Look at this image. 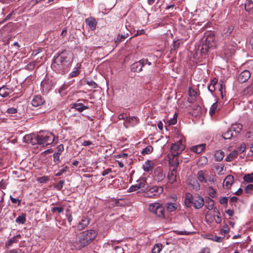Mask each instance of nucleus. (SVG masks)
Segmentation results:
<instances>
[{"instance_id":"1","label":"nucleus","mask_w":253,"mask_h":253,"mask_svg":"<svg viewBox=\"0 0 253 253\" xmlns=\"http://www.w3.org/2000/svg\"><path fill=\"white\" fill-rule=\"evenodd\" d=\"M96 235V232L93 230L82 232L77 237L76 240L73 242V246L77 250H81L90 244Z\"/></svg>"},{"instance_id":"2","label":"nucleus","mask_w":253,"mask_h":253,"mask_svg":"<svg viewBox=\"0 0 253 253\" xmlns=\"http://www.w3.org/2000/svg\"><path fill=\"white\" fill-rule=\"evenodd\" d=\"M27 137L30 139V143L32 144H38L43 147L51 144L54 140V135L48 132L37 135H31Z\"/></svg>"},{"instance_id":"3","label":"nucleus","mask_w":253,"mask_h":253,"mask_svg":"<svg viewBox=\"0 0 253 253\" xmlns=\"http://www.w3.org/2000/svg\"><path fill=\"white\" fill-rule=\"evenodd\" d=\"M69 62V58L65 53H62L54 57L51 67L55 71L60 72L67 66Z\"/></svg>"},{"instance_id":"4","label":"nucleus","mask_w":253,"mask_h":253,"mask_svg":"<svg viewBox=\"0 0 253 253\" xmlns=\"http://www.w3.org/2000/svg\"><path fill=\"white\" fill-rule=\"evenodd\" d=\"M185 203L187 207H190L192 204L195 208L200 209L203 206L204 201L202 197H193L191 194L187 193L186 194Z\"/></svg>"},{"instance_id":"5","label":"nucleus","mask_w":253,"mask_h":253,"mask_svg":"<svg viewBox=\"0 0 253 253\" xmlns=\"http://www.w3.org/2000/svg\"><path fill=\"white\" fill-rule=\"evenodd\" d=\"M214 40L215 38L212 34L210 33L206 34V38L204 40V42L202 45L201 49V53L202 54H206L210 48L215 46Z\"/></svg>"},{"instance_id":"6","label":"nucleus","mask_w":253,"mask_h":253,"mask_svg":"<svg viewBox=\"0 0 253 253\" xmlns=\"http://www.w3.org/2000/svg\"><path fill=\"white\" fill-rule=\"evenodd\" d=\"M185 146L182 140H178L177 142L172 144L169 157H176L180 154L184 149Z\"/></svg>"},{"instance_id":"7","label":"nucleus","mask_w":253,"mask_h":253,"mask_svg":"<svg viewBox=\"0 0 253 253\" xmlns=\"http://www.w3.org/2000/svg\"><path fill=\"white\" fill-rule=\"evenodd\" d=\"M149 211L159 217H165L164 208L160 203H155L150 204Z\"/></svg>"},{"instance_id":"8","label":"nucleus","mask_w":253,"mask_h":253,"mask_svg":"<svg viewBox=\"0 0 253 253\" xmlns=\"http://www.w3.org/2000/svg\"><path fill=\"white\" fill-rule=\"evenodd\" d=\"M197 178L201 182L205 183L208 182L213 183L215 181L212 175H209L202 170L198 172Z\"/></svg>"},{"instance_id":"9","label":"nucleus","mask_w":253,"mask_h":253,"mask_svg":"<svg viewBox=\"0 0 253 253\" xmlns=\"http://www.w3.org/2000/svg\"><path fill=\"white\" fill-rule=\"evenodd\" d=\"M163 191L162 187L153 186L148 189L144 193L146 197L152 198L157 197L161 194Z\"/></svg>"},{"instance_id":"10","label":"nucleus","mask_w":253,"mask_h":253,"mask_svg":"<svg viewBox=\"0 0 253 253\" xmlns=\"http://www.w3.org/2000/svg\"><path fill=\"white\" fill-rule=\"evenodd\" d=\"M145 61H147V59H143L132 64L131 66V70L136 72H141L145 65Z\"/></svg>"},{"instance_id":"11","label":"nucleus","mask_w":253,"mask_h":253,"mask_svg":"<svg viewBox=\"0 0 253 253\" xmlns=\"http://www.w3.org/2000/svg\"><path fill=\"white\" fill-rule=\"evenodd\" d=\"M138 122V120L135 117H128L126 118V122L124 125L126 128H128L129 126H134Z\"/></svg>"},{"instance_id":"12","label":"nucleus","mask_w":253,"mask_h":253,"mask_svg":"<svg viewBox=\"0 0 253 253\" xmlns=\"http://www.w3.org/2000/svg\"><path fill=\"white\" fill-rule=\"evenodd\" d=\"M250 76V72L248 70H244L239 74L238 80L240 83H243L247 81Z\"/></svg>"},{"instance_id":"13","label":"nucleus","mask_w":253,"mask_h":253,"mask_svg":"<svg viewBox=\"0 0 253 253\" xmlns=\"http://www.w3.org/2000/svg\"><path fill=\"white\" fill-rule=\"evenodd\" d=\"M234 181V177L231 175H228L224 179L223 183V187L224 188L229 189Z\"/></svg>"},{"instance_id":"14","label":"nucleus","mask_w":253,"mask_h":253,"mask_svg":"<svg viewBox=\"0 0 253 253\" xmlns=\"http://www.w3.org/2000/svg\"><path fill=\"white\" fill-rule=\"evenodd\" d=\"M57 151L53 154L54 161L55 163L60 162L59 157L64 150V146L63 144H60L57 147Z\"/></svg>"},{"instance_id":"15","label":"nucleus","mask_w":253,"mask_h":253,"mask_svg":"<svg viewBox=\"0 0 253 253\" xmlns=\"http://www.w3.org/2000/svg\"><path fill=\"white\" fill-rule=\"evenodd\" d=\"M154 173L156 180L158 181H162L165 177V172L160 169H157Z\"/></svg>"},{"instance_id":"16","label":"nucleus","mask_w":253,"mask_h":253,"mask_svg":"<svg viewBox=\"0 0 253 253\" xmlns=\"http://www.w3.org/2000/svg\"><path fill=\"white\" fill-rule=\"evenodd\" d=\"M44 100L40 95L36 96L32 100V104L34 107H38L43 104Z\"/></svg>"},{"instance_id":"17","label":"nucleus","mask_w":253,"mask_h":253,"mask_svg":"<svg viewBox=\"0 0 253 253\" xmlns=\"http://www.w3.org/2000/svg\"><path fill=\"white\" fill-rule=\"evenodd\" d=\"M12 88H8L6 86H3L0 88V95L3 97L7 96L9 94L13 92Z\"/></svg>"},{"instance_id":"18","label":"nucleus","mask_w":253,"mask_h":253,"mask_svg":"<svg viewBox=\"0 0 253 253\" xmlns=\"http://www.w3.org/2000/svg\"><path fill=\"white\" fill-rule=\"evenodd\" d=\"M86 24L89 26L92 30H94L96 28L97 22L95 18L93 17H89L85 20Z\"/></svg>"},{"instance_id":"19","label":"nucleus","mask_w":253,"mask_h":253,"mask_svg":"<svg viewBox=\"0 0 253 253\" xmlns=\"http://www.w3.org/2000/svg\"><path fill=\"white\" fill-rule=\"evenodd\" d=\"M154 166L153 161L147 160L143 166V169L145 171L149 172L153 169Z\"/></svg>"},{"instance_id":"20","label":"nucleus","mask_w":253,"mask_h":253,"mask_svg":"<svg viewBox=\"0 0 253 253\" xmlns=\"http://www.w3.org/2000/svg\"><path fill=\"white\" fill-rule=\"evenodd\" d=\"M168 177L170 183L172 184L174 183L176 179V171L175 169H173L169 171Z\"/></svg>"},{"instance_id":"21","label":"nucleus","mask_w":253,"mask_h":253,"mask_svg":"<svg viewBox=\"0 0 253 253\" xmlns=\"http://www.w3.org/2000/svg\"><path fill=\"white\" fill-rule=\"evenodd\" d=\"M205 149V144H202L191 147V150L197 154L200 153Z\"/></svg>"},{"instance_id":"22","label":"nucleus","mask_w":253,"mask_h":253,"mask_svg":"<svg viewBox=\"0 0 253 253\" xmlns=\"http://www.w3.org/2000/svg\"><path fill=\"white\" fill-rule=\"evenodd\" d=\"M89 224V220L87 218L84 217L82 220L79 223L78 225V228L79 230H83L85 227H86Z\"/></svg>"},{"instance_id":"23","label":"nucleus","mask_w":253,"mask_h":253,"mask_svg":"<svg viewBox=\"0 0 253 253\" xmlns=\"http://www.w3.org/2000/svg\"><path fill=\"white\" fill-rule=\"evenodd\" d=\"M238 152L237 150H234L231 152L225 158L227 162H231L237 158Z\"/></svg>"},{"instance_id":"24","label":"nucleus","mask_w":253,"mask_h":253,"mask_svg":"<svg viewBox=\"0 0 253 253\" xmlns=\"http://www.w3.org/2000/svg\"><path fill=\"white\" fill-rule=\"evenodd\" d=\"M178 204L176 203H168L166 205V208L169 212H172L176 210Z\"/></svg>"},{"instance_id":"25","label":"nucleus","mask_w":253,"mask_h":253,"mask_svg":"<svg viewBox=\"0 0 253 253\" xmlns=\"http://www.w3.org/2000/svg\"><path fill=\"white\" fill-rule=\"evenodd\" d=\"M189 184L191 185L193 188L196 191L200 190V186L198 181L195 179H191L189 181Z\"/></svg>"},{"instance_id":"26","label":"nucleus","mask_w":253,"mask_h":253,"mask_svg":"<svg viewBox=\"0 0 253 253\" xmlns=\"http://www.w3.org/2000/svg\"><path fill=\"white\" fill-rule=\"evenodd\" d=\"M74 108L78 111L82 112L85 109L88 108V107L84 105L82 103H75L74 104Z\"/></svg>"},{"instance_id":"27","label":"nucleus","mask_w":253,"mask_h":253,"mask_svg":"<svg viewBox=\"0 0 253 253\" xmlns=\"http://www.w3.org/2000/svg\"><path fill=\"white\" fill-rule=\"evenodd\" d=\"M182 43H183V41L182 40L178 39L177 40L174 41L173 42L172 47H171V50H176Z\"/></svg>"},{"instance_id":"28","label":"nucleus","mask_w":253,"mask_h":253,"mask_svg":"<svg viewBox=\"0 0 253 253\" xmlns=\"http://www.w3.org/2000/svg\"><path fill=\"white\" fill-rule=\"evenodd\" d=\"M224 156V152L221 150L217 151L215 153V157L217 161H221Z\"/></svg>"},{"instance_id":"29","label":"nucleus","mask_w":253,"mask_h":253,"mask_svg":"<svg viewBox=\"0 0 253 253\" xmlns=\"http://www.w3.org/2000/svg\"><path fill=\"white\" fill-rule=\"evenodd\" d=\"M230 128H231V130H233V131L239 133L242 129V125L240 124H234Z\"/></svg>"},{"instance_id":"30","label":"nucleus","mask_w":253,"mask_h":253,"mask_svg":"<svg viewBox=\"0 0 253 253\" xmlns=\"http://www.w3.org/2000/svg\"><path fill=\"white\" fill-rule=\"evenodd\" d=\"M233 130H231V128H229L225 132H224L223 134V137L225 139H229L231 138V137L233 136V134L232 133Z\"/></svg>"},{"instance_id":"31","label":"nucleus","mask_w":253,"mask_h":253,"mask_svg":"<svg viewBox=\"0 0 253 253\" xmlns=\"http://www.w3.org/2000/svg\"><path fill=\"white\" fill-rule=\"evenodd\" d=\"M224 53L226 55L232 53L235 50V47L232 45L231 46H228L227 45H225L224 48Z\"/></svg>"},{"instance_id":"32","label":"nucleus","mask_w":253,"mask_h":253,"mask_svg":"<svg viewBox=\"0 0 253 253\" xmlns=\"http://www.w3.org/2000/svg\"><path fill=\"white\" fill-rule=\"evenodd\" d=\"M169 163L174 167H176L179 165L178 160L176 157H169Z\"/></svg>"},{"instance_id":"33","label":"nucleus","mask_w":253,"mask_h":253,"mask_svg":"<svg viewBox=\"0 0 253 253\" xmlns=\"http://www.w3.org/2000/svg\"><path fill=\"white\" fill-rule=\"evenodd\" d=\"M243 179L247 182L253 183V173L245 174Z\"/></svg>"},{"instance_id":"34","label":"nucleus","mask_w":253,"mask_h":253,"mask_svg":"<svg viewBox=\"0 0 253 253\" xmlns=\"http://www.w3.org/2000/svg\"><path fill=\"white\" fill-rule=\"evenodd\" d=\"M163 246L161 244H157L155 245L152 250L151 253H160L162 249Z\"/></svg>"},{"instance_id":"35","label":"nucleus","mask_w":253,"mask_h":253,"mask_svg":"<svg viewBox=\"0 0 253 253\" xmlns=\"http://www.w3.org/2000/svg\"><path fill=\"white\" fill-rule=\"evenodd\" d=\"M26 220V214L19 216L15 220L17 223L24 224Z\"/></svg>"},{"instance_id":"36","label":"nucleus","mask_w":253,"mask_h":253,"mask_svg":"<svg viewBox=\"0 0 253 253\" xmlns=\"http://www.w3.org/2000/svg\"><path fill=\"white\" fill-rule=\"evenodd\" d=\"M209 239L213 241H215V242H218V243H220L222 241L223 238H222V237H218V236H215V235H210L209 236Z\"/></svg>"},{"instance_id":"37","label":"nucleus","mask_w":253,"mask_h":253,"mask_svg":"<svg viewBox=\"0 0 253 253\" xmlns=\"http://www.w3.org/2000/svg\"><path fill=\"white\" fill-rule=\"evenodd\" d=\"M217 108V102L214 103L211 106L210 110V114L211 116L214 115Z\"/></svg>"},{"instance_id":"38","label":"nucleus","mask_w":253,"mask_h":253,"mask_svg":"<svg viewBox=\"0 0 253 253\" xmlns=\"http://www.w3.org/2000/svg\"><path fill=\"white\" fill-rule=\"evenodd\" d=\"M214 212L216 213L214 215V220L217 223H220L221 222V219L220 216V213L216 209H214Z\"/></svg>"},{"instance_id":"39","label":"nucleus","mask_w":253,"mask_h":253,"mask_svg":"<svg viewBox=\"0 0 253 253\" xmlns=\"http://www.w3.org/2000/svg\"><path fill=\"white\" fill-rule=\"evenodd\" d=\"M153 148L152 147V146L149 145L143 150L142 154L143 155L149 154L153 151Z\"/></svg>"},{"instance_id":"40","label":"nucleus","mask_w":253,"mask_h":253,"mask_svg":"<svg viewBox=\"0 0 253 253\" xmlns=\"http://www.w3.org/2000/svg\"><path fill=\"white\" fill-rule=\"evenodd\" d=\"M208 194L211 198H215L216 197V191L212 187H209L208 189Z\"/></svg>"},{"instance_id":"41","label":"nucleus","mask_w":253,"mask_h":253,"mask_svg":"<svg viewBox=\"0 0 253 253\" xmlns=\"http://www.w3.org/2000/svg\"><path fill=\"white\" fill-rule=\"evenodd\" d=\"M137 183L136 184L138 186V188L140 189L141 188L144 187L146 183V180L144 178H142L140 179L139 180L137 181Z\"/></svg>"},{"instance_id":"42","label":"nucleus","mask_w":253,"mask_h":253,"mask_svg":"<svg viewBox=\"0 0 253 253\" xmlns=\"http://www.w3.org/2000/svg\"><path fill=\"white\" fill-rule=\"evenodd\" d=\"M41 86L42 87L43 89H45L46 90L51 89V87L50 85L47 84V82L46 81H43L42 82Z\"/></svg>"},{"instance_id":"43","label":"nucleus","mask_w":253,"mask_h":253,"mask_svg":"<svg viewBox=\"0 0 253 253\" xmlns=\"http://www.w3.org/2000/svg\"><path fill=\"white\" fill-rule=\"evenodd\" d=\"M37 180L39 182L42 183H45L48 180H49V178L47 176H43L42 177H39L37 179Z\"/></svg>"},{"instance_id":"44","label":"nucleus","mask_w":253,"mask_h":253,"mask_svg":"<svg viewBox=\"0 0 253 253\" xmlns=\"http://www.w3.org/2000/svg\"><path fill=\"white\" fill-rule=\"evenodd\" d=\"M245 190L247 193L251 194L253 191V185L252 184L248 185Z\"/></svg>"},{"instance_id":"45","label":"nucleus","mask_w":253,"mask_h":253,"mask_svg":"<svg viewBox=\"0 0 253 253\" xmlns=\"http://www.w3.org/2000/svg\"><path fill=\"white\" fill-rule=\"evenodd\" d=\"M229 227L227 225H225L224 226H223L222 229H221L220 230V234L221 235H225L229 231Z\"/></svg>"},{"instance_id":"46","label":"nucleus","mask_w":253,"mask_h":253,"mask_svg":"<svg viewBox=\"0 0 253 253\" xmlns=\"http://www.w3.org/2000/svg\"><path fill=\"white\" fill-rule=\"evenodd\" d=\"M63 210L64 209L63 207H53L51 208V211L52 212L57 211L58 213H61L63 211Z\"/></svg>"},{"instance_id":"47","label":"nucleus","mask_w":253,"mask_h":253,"mask_svg":"<svg viewBox=\"0 0 253 253\" xmlns=\"http://www.w3.org/2000/svg\"><path fill=\"white\" fill-rule=\"evenodd\" d=\"M17 109L15 108H14V107L8 108L6 111V112L9 114H15L16 113H17Z\"/></svg>"},{"instance_id":"48","label":"nucleus","mask_w":253,"mask_h":253,"mask_svg":"<svg viewBox=\"0 0 253 253\" xmlns=\"http://www.w3.org/2000/svg\"><path fill=\"white\" fill-rule=\"evenodd\" d=\"M79 74V71L78 68H76L74 71L71 72L69 75L71 77H76Z\"/></svg>"},{"instance_id":"49","label":"nucleus","mask_w":253,"mask_h":253,"mask_svg":"<svg viewBox=\"0 0 253 253\" xmlns=\"http://www.w3.org/2000/svg\"><path fill=\"white\" fill-rule=\"evenodd\" d=\"M139 189L138 187V186L135 184L133 185H132L131 186H130L128 189V192H133V191H135Z\"/></svg>"},{"instance_id":"50","label":"nucleus","mask_w":253,"mask_h":253,"mask_svg":"<svg viewBox=\"0 0 253 253\" xmlns=\"http://www.w3.org/2000/svg\"><path fill=\"white\" fill-rule=\"evenodd\" d=\"M246 149V145L245 143H242L240 145V146L238 147L239 151L240 153L244 152Z\"/></svg>"},{"instance_id":"51","label":"nucleus","mask_w":253,"mask_h":253,"mask_svg":"<svg viewBox=\"0 0 253 253\" xmlns=\"http://www.w3.org/2000/svg\"><path fill=\"white\" fill-rule=\"evenodd\" d=\"M86 84L93 88H95L97 86V84L93 81H87Z\"/></svg>"},{"instance_id":"52","label":"nucleus","mask_w":253,"mask_h":253,"mask_svg":"<svg viewBox=\"0 0 253 253\" xmlns=\"http://www.w3.org/2000/svg\"><path fill=\"white\" fill-rule=\"evenodd\" d=\"M177 122L176 115L175 114L174 117L169 121V125H175Z\"/></svg>"},{"instance_id":"53","label":"nucleus","mask_w":253,"mask_h":253,"mask_svg":"<svg viewBox=\"0 0 253 253\" xmlns=\"http://www.w3.org/2000/svg\"><path fill=\"white\" fill-rule=\"evenodd\" d=\"M10 198L12 203L16 204L18 203V205L20 204L21 200L18 199L13 198L12 196H10Z\"/></svg>"},{"instance_id":"54","label":"nucleus","mask_w":253,"mask_h":253,"mask_svg":"<svg viewBox=\"0 0 253 253\" xmlns=\"http://www.w3.org/2000/svg\"><path fill=\"white\" fill-rule=\"evenodd\" d=\"M126 39V37L123 36V35H118L117 39H116V42H122L123 41H124L125 39Z\"/></svg>"},{"instance_id":"55","label":"nucleus","mask_w":253,"mask_h":253,"mask_svg":"<svg viewBox=\"0 0 253 253\" xmlns=\"http://www.w3.org/2000/svg\"><path fill=\"white\" fill-rule=\"evenodd\" d=\"M228 202V199L226 197H223L219 200V203L221 204H227Z\"/></svg>"},{"instance_id":"56","label":"nucleus","mask_w":253,"mask_h":253,"mask_svg":"<svg viewBox=\"0 0 253 253\" xmlns=\"http://www.w3.org/2000/svg\"><path fill=\"white\" fill-rule=\"evenodd\" d=\"M175 232H176L178 235H188L190 234L189 232L186 231H175Z\"/></svg>"},{"instance_id":"57","label":"nucleus","mask_w":253,"mask_h":253,"mask_svg":"<svg viewBox=\"0 0 253 253\" xmlns=\"http://www.w3.org/2000/svg\"><path fill=\"white\" fill-rule=\"evenodd\" d=\"M188 92L190 96H195L197 94L196 92L191 88H189Z\"/></svg>"},{"instance_id":"58","label":"nucleus","mask_w":253,"mask_h":253,"mask_svg":"<svg viewBox=\"0 0 253 253\" xmlns=\"http://www.w3.org/2000/svg\"><path fill=\"white\" fill-rule=\"evenodd\" d=\"M127 117L126 114L124 113L120 114L118 116L119 120H125V121L126 120Z\"/></svg>"},{"instance_id":"59","label":"nucleus","mask_w":253,"mask_h":253,"mask_svg":"<svg viewBox=\"0 0 253 253\" xmlns=\"http://www.w3.org/2000/svg\"><path fill=\"white\" fill-rule=\"evenodd\" d=\"M14 242H15V237H12L8 241L7 243H6V245L7 246H11V244Z\"/></svg>"},{"instance_id":"60","label":"nucleus","mask_w":253,"mask_h":253,"mask_svg":"<svg viewBox=\"0 0 253 253\" xmlns=\"http://www.w3.org/2000/svg\"><path fill=\"white\" fill-rule=\"evenodd\" d=\"M199 253H211V250L208 248L202 249Z\"/></svg>"},{"instance_id":"61","label":"nucleus","mask_w":253,"mask_h":253,"mask_svg":"<svg viewBox=\"0 0 253 253\" xmlns=\"http://www.w3.org/2000/svg\"><path fill=\"white\" fill-rule=\"evenodd\" d=\"M92 144H93V143L91 141H89V140L84 141L82 143V145L84 146H88L91 145Z\"/></svg>"},{"instance_id":"62","label":"nucleus","mask_w":253,"mask_h":253,"mask_svg":"<svg viewBox=\"0 0 253 253\" xmlns=\"http://www.w3.org/2000/svg\"><path fill=\"white\" fill-rule=\"evenodd\" d=\"M226 213L230 216H232L234 214V211L232 210H228L226 211Z\"/></svg>"},{"instance_id":"63","label":"nucleus","mask_w":253,"mask_h":253,"mask_svg":"<svg viewBox=\"0 0 253 253\" xmlns=\"http://www.w3.org/2000/svg\"><path fill=\"white\" fill-rule=\"evenodd\" d=\"M215 89V86H213L212 85L210 84L208 86V89L211 92H213L214 91Z\"/></svg>"},{"instance_id":"64","label":"nucleus","mask_w":253,"mask_h":253,"mask_svg":"<svg viewBox=\"0 0 253 253\" xmlns=\"http://www.w3.org/2000/svg\"><path fill=\"white\" fill-rule=\"evenodd\" d=\"M115 250L119 252V253H123V249L121 247H119V246H117L115 248Z\"/></svg>"}]
</instances>
